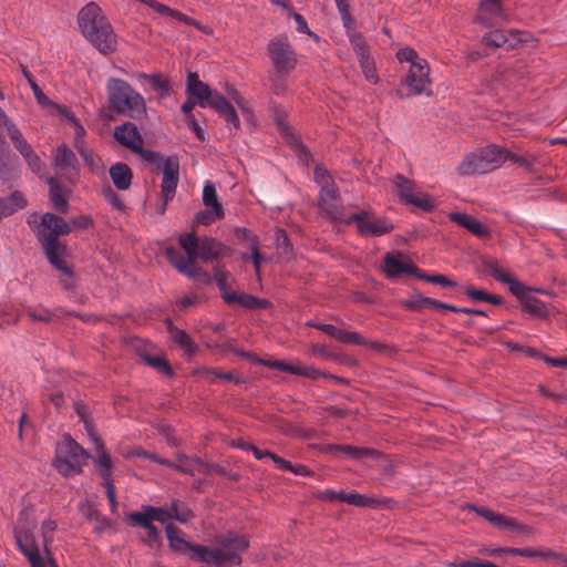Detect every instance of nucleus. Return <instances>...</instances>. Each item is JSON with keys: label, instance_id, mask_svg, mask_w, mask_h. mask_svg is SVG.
I'll list each match as a JSON object with an SVG mask.
<instances>
[{"label": "nucleus", "instance_id": "412c9836", "mask_svg": "<svg viewBox=\"0 0 567 567\" xmlns=\"http://www.w3.org/2000/svg\"><path fill=\"white\" fill-rule=\"evenodd\" d=\"M533 288L523 284L518 296H515L522 303V310L532 316L546 319L549 313L545 303L538 298L530 295Z\"/></svg>", "mask_w": 567, "mask_h": 567}, {"label": "nucleus", "instance_id": "f8f14e48", "mask_svg": "<svg viewBox=\"0 0 567 567\" xmlns=\"http://www.w3.org/2000/svg\"><path fill=\"white\" fill-rule=\"evenodd\" d=\"M382 271L390 279L400 278L403 274L412 275L416 278L420 269L410 258H404L401 251H392L383 256Z\"/></svg>", "mask_w": 567, "mask_h": 567}, {"label": "nucleus", "instance_id": "39448f33", "mask_svg": "<svg viewBox=\"0 0 567 567\" xmlns=\"http://www.w3.org/2000/svg\"><path fill=\"white\" fill-rule=\"evenodd\" d=\"M215 565L217 567L240 566L243 564L241 553L247 551L250 545L247 535H238L234 532H227L215 537Z\"/></svg>", "mask_w": 567, "mask_h": 567}, {"label": "nucleus", "instance_id": "6e6d98bb", "mask_svg": "<svg viewBox=\"0 0 567 567\" xmlns=\"http://www.w3.org/2000/svg\"><path fill=\"white\" fill-rule=\"evenodd\" d=\"M350 505H354L358 507H377L380 504L379 499L368 497L358 493L349 494Z\"/></svg>", "mask_w": 567, "mask_h": 567}, {"label": "nucleus", "instance_id": "b1692460", "mask_svg": "<svg viewBox=\"0 0 567 567\" xmlns=\"http://www.w3.org/2000/svg\"><path fill=\"white\" fill-rule=\"evenodd\" d=\"M47 183L49 185V198L53 208L60 214H68L70 207L68 193L70 192L63 187L58 177L51 176L47 179Z\"/></svg>", "mask_w": 567, "mask_h": 567}, {"label": "nucleus", "instance_id": "6e6552de", "mask_svg": "<svg viewBox=\"0 0 567 567\" xmlns=\"http://www.w3.org/2000/svg\"><path fill=\"white\" fill-rule=\"evenodd\" d=\"M113 137L122 146L138 154L144 161L151 164H161L162 154L143 147L144 138L133 122L127 121L121 125H116L113 130Z\"/></svg>", "mask_w": 567, "mask_h": 567}, {"label": "nucleus", "instance_id": "e2e57ef3", "mask_svg": "<svg viewBox=\"0 0 567 567\" xmlns=\"http://www.w3.org/2000/svg\"><path fill=\"white\" fill-rule=\"evenodd\" d=\"M84 427L89 437L92 440L94 447H101L103 441L96 432L93 420H85Z\"/></svg>", "mask_w": 567, "mask_h": 567}, {"label": "nucleus", "instance_id": "49530a36", "mask_svg": "<svg viewBox=\"0 0 567 567\" xmlns=\"http://www.w3.org/2000/svg\"><path fill=\"white\" fill-rule=\"evenodd\" d=\"M215 548H208L203 545L194 544V547L188 554V557L190 559H197L199 561L206 563V564H214L215 565Z\"/></svg>", "mask_w": 567, "mask_h": 567}, {"label": "nucleus", "instance_id": "09e8293b", "mask_svg": "<svg viewBox=\"0 0 567 567\" xmlns=\"http://www.w3.org/2000/svg\"><path fill=\"white\" fill-rule=\"evenodd\" d=\"M416 278L424 280L426 282L440 285L442 287H451V288L458 287L457 281L451 280L449 277L441 275V274L429 275V274L422 272L420 270L419 275H416Z\"/></svg>", "mask_w": 567, "mask_h": 567}, {"label": "nucleus", "instance_id": "aec40b11", "mask_svg": "<svg viewBox=\"0 0 567 567\" xmlns=\"http://www.w3.org/2000/svg\"><path fill=\"white\" fill-rule=\"evenodd\" d=\"M489 555H513L523 556L528 558H540L545 560L558 559L560 556L550 548H515V547H499L493 550L486 551Z\"/></svg>", "mask_w": 567, "mask_h": 567}, {"label": "nucleus", "instance_id": "473e14b6", "mask_svg": "<svg viewBox=\"0 0 567 567\" xmlns=\"http://www.w3.org/2000/svg\"><path fill=\"white\" fill-rule=\"evenodd\" d=\"M393 184L395 187V194L400 200L405 204H408L410 197H413L415 194H417L415 192L417 188L416 183L402 174H396L394 176Z\"/></svg>", "mask_w": 567, "mask_h": 567}, {"label": "nucleus", "instance_id": "f3484780", "mask_svg": "<svg viewBox=\"0 0 567 567\" xmlns=\"http://www.w3.org/2000/svg\"><path fill=\"white\" fill-rule=\"evenodd\" d=\"M529 35L527 32L518 30L502 31L495 30L486 33L482 38V42L488 47L501 48L507 47L508 49H515L520 43L526 42L527 38H520L519 35Z\"/></svg>", "mask_w": 567, "mask_h": 567}, {"label": "nucleus", "instance_id": "dca6fc26", "mask_svg": "<svg viewBox=\"0 0 567 567\" xmlns=\"http://www.w3.org/2000/svg\"><path fill=\"white\" fill-rule=\"evenodd\" d=\"M480 264L482 266V271L488 272L495 280L507 285L509 291L514 296H518V292L523 287V282L517 280L509 271L501 269L497 259L481 256Z\"/></svg>", "mask_w": 567, "mask_h": 567}, {"label": "nucleus", "instance_id": "603ef678", "mask_svg": "<svg viewBox=\"0 0 567 567\" xmlns=\"http://www.w3.org/2000/svg\"><path fill=\"white\" fill-rule=\"evenodd\" d=\"M143 508L144 511L141 513L147 516L151 522L156 520L161 524H165L171 520V514L166 512L165 508L153 506H145Z\"/></svg>", "mask_w": 567, "mask_h": 567}, {"label": "nucleus", "instance_id": "72a5a7b5", "mask_svg": "<svg viewBox=\"0 0 567 567\" xmlns=\"http://www.w3.org/2000/svg\"><path fill=\"white\" fill-rule=\"evenodd\" d=\"M83 464L82 461L68 460L60 454H56L52 461L53 467L65 477L81 474Z\"/></svg>", "mask_w": 567, "mask_h": 567}, {"label": "nucleus", "instance_id": "20e7f679", "mask_svg": "<svg viewBox=\"0 0 567 567\" xmlns=\"http://www.w3.org/2000/svg\"><path fill=\"white\" fill-rule=\"evenodd\" d=\"M186 93L194 97L200 107H210L215 110L235 128L240 127L239 117L233 105L217 91H213L208 84L202 82L196 72H188Z\"/></svg>", "mask_w": 567, "mask_h": 567}, {"label": "nucleus", "instance_id": "c03bdc74", "mask_svg": "<svg viewBox=\"0 0 567 567\" xmlns=\"http://www.w3.org/2000/svg\"><path fill=\"white\" fill-rule=\"evenodd\" d=\"M408 204L426 213H431L436 208L435 200L427 193L415 194L413 197L409 198Z\"/></svg>", "mask_w": 567, "mask_h": 567}, {"label": "nucleus", "instance_id": "9d476101", "mask_svg": "<svg viewBox=\"0 0 567 567\" xmlns=\"http://www.w3.org/2000/svg\"><path fill=\"white\" fill-rule=\"evenodd\" d=\"M267 51L278 73H288L297 65V55L286 35L271 39Z\"/></svg>", "mask_w": 567, "mask_h": 567}, {"label": "nucleus", "instance_id": "c756f323", "mask_svg": "<svg viewBox=\"0 0 567 567\" xmlns=\"http://www.w3.org/2000/svg\"><path fill=\"white\" fill-rule=\"evenodd\" d=\"M468 507L501 529H513V527L515 526V518L505 516L503 514H498L487 507H476L473 505Z\"/></svg>", "mask_w": 567, "mask_h": 567}, {"label": "nucleus", "instance_id": "393cba45", "mask_svg": "<svg viewBox=\"0 0 567 567\" xmlns=\"http://www.w3.org/2000/svg\"><path fill=\"white\" fill-rule=\"evenodd\" d=\"M166 538L169 544V548L179 555L190 554L194 544L183 538V530L173 524H167L165 527Z\"/></svg>", "mask_w": 567, "mask_h": 567}, {"label": "nucleus", "instance_id": "58836bf2", "mask_svg": "<svg viewBox=\"0 0 567 567\" xmlns=\"http://www.w3.org/2000/svg\"><path fill=\"white\" fill-rule=\"evenodd\" d=\"M18 548L25 556V551H40L33 534L29 530H14Z\"/></svg>", "mask_w": 567, "mask_h": 567}, {"label": "nucleus", "instance_id": "6ab92c4d", "mask_svg": "<svg viewBox=\"0 0 567 567\" xmlns=\"http://www.w3.org/2000/svg\"><path fill=\"white\" fill-rule=\"evenodd\" d=\"M199 259L204 262L219 260L233 255V249L212 237L200 238Z\"/></svg>", "mask_w": 567, "mask_h": 567}, {"label": "nucleus", "instance_id": "79ce46f5", "mask_svg": "<svg viewBox=\"0 0 567 567\" xmlns=\"http://www.w3.org/2000/svg\"><path fill=\"white\" fill-rule=\"evenodd\" d=\"M203 203L206 207H212L215 213L220 214L224 212L221 204L218 200L215 184L207 182L203 188Z\"/></svg>", "mask_w": 567, "mask_h": 567}, {"label": "nucleus", "instance_id": "3c124183", "mask_svg": "<svg viewBox=\"0 0 567 567\" xmlns=\"http://www.w3.org/2000/svg\"><path fill=\"white\" fill-rule=\"evenodd\" d=\"M102 195L104 199L112 205L113 208L118 212H125L126 206L123 199L110 185L102 188Z\"/></svg>", "mask_w": 567, "mask_h": 567}, {"label": "nucleus", "instance_id": "ea45409f", "mask_svg": "<svg viewBox=\"0 0 567 567\" xmlns=\"http://www.w3.org/2000/svg\"><path fill=\"white\" fill-rule=\"evenodd\" d=\"M501 155H502V164L506 159H509L513 163H515V164H517L519 166H523V167H525L528 171L533 169V166H534V164L536 162V157L534 155L529 154V153H526L524 155H518L516 153L511 152L509 150H507L505 147H502Z\"/></svg>", "mask_w": 567, "mask_h": 567}, {"label": "nucleus", "instance_id": "7c9ffc66", "mask_svg": "<svg viewBox=\"0 0 567 567\" xmlns=\"http://www.w3.org/2000/svg\"><path fill=\"white\" fill-rule=\"evenodd\" d=\"M27 206V199L19 190L12 192L7 197H0V218L12 215Z\"/></svg>", "mask_w": 567, "mask_h": 567}, {"label": "nucleus", "instance_id": "680f3d73", "mask_svg": "<svg viewBox=\"0 0 567 567\" xmlns=\"http://www.w3.org/2000/svg\"><path fill=\"white\" fill-rule=\"evenodd\" d=\"M523 69H524V65L522 63H516L514 66L505 68L502 71L501 75L505 81L513 83L523 78L522 76Z\"/></svg>", "mask_w": 567, "mask_h": 567}, {"label": "nucleus", "instance_id": "2eb2a0df", "mask_svg": "<svg viewBox=\"0 0 567 567\" xmlns=\"http://www.w3.org/2000/svg\"><path fill=\"white\" fill-rule=\"evenodd\" d=\"M52 166L61 172L69 171V174H65V176L71 183H74L80 173V163L74 152L64 143L56 147L52 158Z\"/></svg>", "mask_w": 567, "mask_h": 567}, {"label": "nucleus", "instance_id": "2f4dec72", "mask_svg": "<svg viewBox=\"0 0 567 567\" xmlns=\"http://www.w3.org/2000/svg\"><path fill=\"white\" fill-rule=\"evenodd\" d=\"M235 235L236 237L241 241H249V249L251 251V258L254 262V267L257 272H259L260 269V260L261 256L259 252V239L256 235H252L250 230L243 227H236L235 228Z\"/></svg>", "mask_w": 567, "mask_h": 567}, {"label": "nucleus", "instance_id": "5701e85b", "mask_svg": "<svg viewBox=\"0 0 567 567\" xmlns=\"http://www.w3.org/2000/svg\"><path fill=\"white\" fill-rule=\"evenodd\" d=\"M503 16L501 0H482L478 4L474 22L484 28L494 27V19Z\"/></svg>", "mask_w": 567, "mask_h": 567}, {"label": "nucleus", "instance_id": "5fc2aeb1", "mask_svg": "<svg viewBox=\"0 0 567 567\" xmlns=\"http://www.w3.org/2000/svg\"><path fill=\"white\" fill-rule=\"evenodd\" d=\"M359 63H360V66H361L364 78L372 83H377L378 75H377L374 60L371 58V55L368 58H364V59H360Z\"/></svg>", "mask_w": 567, "mask_h": 567}, {"label": "nucleus", "instance_id": "a878e982", "mask_svg": "<svg viewBox=\"0 0 567 567\" xmlns=\"http://www.w3.org/2000/svg\"><path fill=\"white\" fill-rule=\"evenodd\" d=\"M128 518L134 522L136 525L143 527L147 532V537L144 542L150 547H161L162 546V536L157 527L148 519L147 516L142 514L141 512H133L130 514Z\"/></svg>", "mask_w": 567, "mask_h": 567}, {"label": "nucleus", "instance_id": "4be33fe9", "mask_svg": "<svg viewBox=\"0 0 567 567\" xmlns=\"http://www.w3.org/2000/svg\"><path fill=\"white\" fill-rule=\"evenodd\" d=\"M449 219L465 228L477 238L486 239L491 237L489 228L471 215L460 212H452L449 214Z\"/></svg>", "mask_w": 567, "mask_h": 567}, {"label": "nucleus", "instance_id": "bb28decb", "mask_svg": "<svg viewBox=\"0 0 567 567\" xmlns=\"http://www.w3.org/2000/svg\"><path fill=\"white\" fill-rule=\"evenodd\" d=\"M401 305L403 308L411 311H421L423 308H433L435 310H446V308H449V303L430 297H424L420 292H414L413 299L404 300Z\"/></svg>", "mask_w": 567, "mask_h": 567}, {"label": "nucleus", "instance_id": "4d7b16f0", "mask_svg": "<svg viewBox=\"0 0 567 567\" xmlns=\"http://www.w3.org/2000/svg\"><path fill=\"white\" fill-rule=\"evenodd\" d=\"M315 181L320 186V189L336 185L330 173L321 166H316L315 168Z\"/></svg>", "mask_w": 567, "mask_h": 567}, {"label": "nucleus", "instance_id": "8fccbe9b", "mask_svg": "<svg viewBox=\"0 0 567 567\" xmlns=\"http://www.w3.org/2000/svg\"><path fill=\"white\" fill-rule=\"evenodd\" d=\"M224 216H225L224 212H221L220 214H217V213H215L214 208H212V209L207 208V209L196 213V215L193 219V224L207 226V225H210L212 223H214L216 219L224 218Z\"/></svg>", "mask_w": 567, "mask_h": 567}, {"label": "nucleus", "instance_id": "a18cd8bd", "mask_svg": "<svg viewBox=\"0 0 567 567\" xmlns=\"http://www.w3.org/2000/svg\"><path fill=\"white\" fill-rule=\"evenodd\" d=\"M21 70H22V74L24 75V78L28 80V83L30 84L33 93H34V96L37 99V102L41 105V106H49V105H55L54 102H52L43 92L42 90L40 89V86L37 84V82L34 81L32 74L27 70V68L24 65H21Z\"/></svg>", "mask_w": 567, "mask_h": 567}, {"label": "nucleus", "instance_id": "0eeeda50", "mask_svg": "<svg viewBox=\"0 0 567 567\" xmlns=\"http://www.w3.org/2000/svg\"><path fill=\"white\" fill-rule=\"evenodd\" d=\"M214 279L220 290L224 302L228 306L238 305L248 310L267 309L271 307L268 299L257 298L250 293L229 291L227 280L230 274L227 271L225 265L217 264L213 268Z\"/></svg>", "mask_w": 567, "mask_h": 567}, {"label": "nucleus", "instance_id": "f257e3e1", "mask_svg": "<svg viewBox=\"0 0 567 567\" xmlns=\"http://www.w3.org/2000/svg\"><path fill=\"white\" fill-rule=\"evenodd\" d=\"M94 220L89 215H79L64 220L53 213H44L38 226L37 238L41 244L49 262L59 271L72 277L73 269L68 265L64 257L68 255V247L59 240L60 236L69 235L72 229H87L93 226Z\"/></svg>", "mask_w": 567, "mask_h": 567}, {"label": "nucleus", "instance_id": "c9c22d12", "mask_svg": "<svg viewBox=\"0 0 567 567\" xmlns=\"http://www.w3.org/2000/svg\"><path fill=\"white\" fill-rule=\"evenodd\" d=\"M141 359L148 364L150 367L154 368L158 373L172 378L174 377V370L169 362L165 359L164 355H151L147 353H142Z\"/></svg>", "mask_w": 567, "mask_h": 567}, {"label": "nucleus", "instance_id": "13d9d810", "mask_svg": "<svg viewBox=\"0 0 567 567\" xmlns=\"http://www.w3.org/2000/svg\"><path fill=\"white\" fill-rule=\"evenodd\" d=\"M183 275L190 279H194L195 281H197L202 285L207 286L213 282V277L206 270H204L200 266L195 267Z\"/></svg>", "mask_w": 567, "mask_h": 567}, {"label": "nucleus", "instance_id": "864d4df0", "mask_svg": "<svg viewBox=\"0 0 567 567\" xmlns=\"http://www.w3.org/2000/svg\"><path fill=\"white\" fill-rule=\"evenodd\" d=\"M337 341L344 343V344H358V346L368 344L367 340L359 332L347 331L343 329L339 330Z\"/></svg>", "mask_w": 567, "mask_h": 567}, {"label": "nucleus", "instance_id": "4468645a", "mask_svg": "<svg viewBox=\"0 0 567 567\" xmlns=\"http://www.w3.org/2000/svg\"><path fill=\"white\" fill-rule=\"evenodd\" d=\"M430 66L425 59L411 64L410 70L402 81L409 87L408 95H419L425 92L426 84H430Z\"/></svg>", "mask_w": 567, "mask_h": 567}, {"label": "nucleus", "instance_id": "f03ea898", "mask_svg": "<svg viewBox=\"0 0 567 567\" xmlns=\"http://www.w3.org/2000/svg\"><path fill=\"white\" fill-rule=\"evenodd\" d=\"M78 23L85 39L101 53L111 54L116 51V34L96 3L90 2L80 10Z\"/></svg>", "mask_w": 567, "mask_h": 567}, {"label": "nucleus", "instance_id": "cd10ccee", "mask_svg": "<svg viewBox=\"0 0 567 567\" xmlns=\"http://www.w3.org/2000/svg\"><path fill=\"white\" fill-rule=\"evenodd\" d=\"M110 177L114 186L118 190H126L130 188L133 179L132 169L125 163H115L109 169Z\"/></svg>", "mask_w": 567, "mask_h": 567}, {"label": "nucleus", "instance_id": "de8ad7c7", "mask_svg": "<svg viewBox=\"0 0 567 567\" xmlns=\"http://www.w3.org/2000/svg\"><path fill=\"white\" fill-rule=\"evenodd\" d=\"M152 85L153 89L159 91V95L165 97L171 94V83L167 79L163 78L161 73L143 75Z\"/></svg>", "mask_w": 567, "mask_h": 567}, {"label": "nucleus", "instance_id": "69168bd1", "mask_svg": "<svg viewBox=\"0 0 567 567\" xmlns=\"http://www.w3.org/2000/svg\"><path fill=\"white\" fill-rule=\"evenodd\" d=\"M95 451L99 456L96 460V463L100 465V467H112L111 456L106 452L103 442H102L101 447H95Z\"/></svg>", "mask_w": 567, "mask_h": 567}, {"label": "nucleus", "instance_id": "a211bd4d", "mask_svg": "<svg viewBox=\"0 0 567 567\" xmlns=\"http://www.w3.org/2000/svg\"><path fill=\"white\" fill-rule=\"evenodd\" d=\"M182 255L175 247L171 246L165 249V257L167 261L181 274H185L190 269L198 267L197 259H199V248H194L185 251Z\"/></svg>", "mask_w": 567, "mask_h": 567}, {"label": "nucleus", "instance_id": "1a4fd4ad", "mask_svg": "<svg viewBox=\"0 0 567 567\" xmlns=\"http://www.w3.org/2000/svg\"><path fill=\"white\" fill-rule=\"evenodd\" d=\"M162 169L163 178L161 184V196L163 203L158 209L159 214H164L169 200H172L176 194V188L179 181V159L178 156L163 157L161 164H155Z\"/></svg>", "mask_w": 567, "mask_h": 567}, {"label": "nucleus", "instance_id": "7ed1b4c3", "mask_svg": "<svg viewBox=\"0 0 567 567\" xmlns=\"http://www.w3.org/2000/svg\"><path fill=\"white\" fill-rule=\"evenodd\" d=\"M107 107L111 112L135 121L147 117L144 97L126 81L111 78L106 83Z\"/></svg>", "mask_w": 567, "mask_h": 567}, {"label": "nucleus", "instance_id": "e433bc0d", "mask_svg": "<svg viewBox=\"0 0 567 567\" xmlns=\"http://www.w3.org/2000/svg\"><path fill=\"white\" fill-rule=\"evenodd\" d=\"M340 453L349 456L352 460H361L363 457L380 458L382 453L378 450L370 447H358L352 445H340Z\"/></svg>", "mask_w": 567, "mask_h": 567}, {"label": "nucleus", "instance_id": "ddd939ff", "mask_svg": "<svg viewBox=\"0 0 567 567\" xmlns=\"http://www.w3.org/2000/svg\"><path fill=\"white\" fill-rule=\"evenodd\" d=\"M318 207L333 223L342 221V204L337 185L321 188L318 196Z\"/></svg>", "mask_w": 567, "mask_h": 567}, {"label": "nucleus", "instance_id": "774afa93", "mask_svg": "<svg viewBox=\"0 0 567 567\" xmlns=\"http://www.w3.org/2000/svg\"><path fill=\"white\" fill-rule=\"evenodd\" d=\"M25 557L31 567H47V558H43L40 551H25Z\"/></svg>", "mask_w": 567, "mask_h": 567}, {"label": "nucleus", "instance_id": "a19ab883", "mask_svg": "<svg viewBox=\"0 0 567 567\" xmlns=\"http://www.w3.org/2000/svg\"><path fill=\"white\" fill-rule=\"evenodd\" d=\"M349 40L358 59L370 56V45L367 43L362 33L358 31H348Z\"/></svg>", "mask_w": 567, "mask_h": 567}, {"label": "nucleus", "instance_id": "423d86ee", "mask_svg": "<svg viewBox=\"0 0 567 567\" xmlns=\"http://www.w3.org/2000/svg\"><path fill=\"white\" fill-rule=\"evenodd\" d=\"M502 146L489 144L470 153L457 166L461 176L486 174L502 166Z\"/></svg>", "mask_w": 567, "mask_h": 567}, {"label": "nucleus", "instance_id": "c85d7f7f", "mask_svg": "<svg viewBox=\"0 0 567 567\" xmlns=\"http://www.w3.org/2000/svg\"><path fill=\"white\" fill-rule=\"evenodd\" d=\"M58 454L70 456L74 461H85L90 457V453L84 450L70 434L63 435V441L58 447Z\"/></svg>", "mask_w": 567, "mask_h": 567}, {"label": "nucleus", "instance_id": "37998d69", "mask_svg": "<svg viewBox=\"0 0 567 567\" xmlns=\"http://www.w3.org/2000/svg\"><path fill=\"white\" fill-rule=\"evenodd\" d=\"M173 339L185 351L186 354L193 355L197 351V344L193 341L186 331L174 328Z\"/></svg>", "mask_w": 567, "mask_h": 567}, {"label": "nucleus", "instance_id": "f704fd0d", "mask_svg": "<svg viewBox=\"0 0 567 567\" xmlns=\"http://www.w3.org/2000/svg\"><path fill=\"white\" fill-rule=\"evenodd\" d=\"M278 370L288 372L295 375H301L309 379H317L319 377H328V373H324L313 367H296L292 364L287 363L286 361L281 360V364H277Z\"/></svg>", "mask_w": 567, "mask_h": 567}, {"label": "nucleus", "instance_id": "338daca9", "mask_svg": "<svg viewBox=\"0 0 567 567\" xmlns=\"http://www.w3.org/2000/svg\"><path fill=\"white\" fill-rule=\"evenodd\" d=\"M450 567H492L488 565V561L480 560L478 558H473L468 560H463L460 563H449Z\"/></svg>", "mask_w": 567, "mask_h": 567}, {"label": "nucleus", "instance_id": "4c0bfd02", "mask_svg": "<svg viewBox=\"0 0 567 567\" xmlns=\"http://www.w3.org/2000/svg\"><path fill=\"white\" fill-rule=\"evenodd\" d=\"M196 463L199 465L198 471L205 475L216 473L217 475L227 477L228 480L234 482H237L240 478L239 473L228 472L224 466L219 464L206 463L199 458L196 460Z\"/></svg>", "mask_w": 567, "mask_h": 567}, {"label": "nucleus", "instance_id": "9b49d317", "mask_svg": "<svg viewBox=\"0 0 567 567\" xmlns=\"http://www.w3.org/2000/svg\"><path fill=\"white\" fill-rule=\"evenodd\" d=\"M347 225L357 223L360 236H382L393 230L394 226L386 218H377L369 210H361L344 219Z\"/></svg>", "mask_w": 567, "mask_h": 567}, {"label": "nucleus", "instance_id": "bf43d9fd", "mask_svg": "<svg viewBox=\"0 0 567 567\" xmlns=\"http://www.w3.org/2000/svg\"><path fill=\"white\" fill-rule=\"evenodd\" d=\"M56 529V523L51 519H47L41 524V533L43 538L44 550L49 549V544L53 539V533Z\"/></svg>", "mask_w": 567, "mask_h": 567}, {"label": "nucleus", "instance_id": "0e129e2a", "mask_svg": "<svg viewBox=\"0 0 567 567\" xmlns=\"http://www.w3.org/2000/svg\"><path fill=\"white\" fill-rule=\"evenodd\" d=\"M396 58L400 62H411V64H413V62H417L416 59H417V53L414 49L412 48H403V49H400L396 53Z\"/></svg>", "mask_w": 567, "mask_h": 567}, {"label": "nucleus", "instance_id": "052dcab7", "mask_svg": "<svg viewBox=\"0 0 567 567\" xmlns=\"http://www.w3.org/2000/svg\"><path fill=\"white\" fill-rule=\"evenodd\" d=\"M179 246L184 249V251H188L194 248H198L200 244V238L197 237L195 231L186 233L179 236Z\"/></svg>", "mask_w": 567, "mask_h": 567}]
</instances>
